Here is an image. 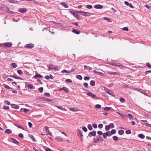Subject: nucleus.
Masks as SVG:
<instances>
[{"label": "nucleus", "mask_w": 151, "mask_h": 151, "mask_svg": "<svg viewBox=\"0 0 151 151\" xmlns=\"http://www.w3.org/2000/svg\"><path fill=\"white\" fill-rule=\"evenodd\" d=\"M0 8L1 10L3 11H6L12 14L13 13V12L9 10L8 8L6 6L4 5H1V6H0Z\"/></svg>", "instance_id": "f257e3e1"}, {"label": "nucleus", "mask_w": 151, "mask_h": 151, "mask_svg": "<svg viewBox=\"0 0 151 151\" xmlns=\"http://www.w3.org/2000/svg\"><path fill=\"white\" fill-rule=\"evenodd\" d=\"M77 134L78 136L81 139V140H82V138L83 137V135L82 133V131L79 129H78L77 130Z\"/></svg>", "instance_id": "f03ea898"}, {"label": "nucleus", "mask_w": 151, "mask_h": 151, "mask_svg": "<svg viewBox=\"0 0 151 151\" xmlns=\"http://www.w3.org/2000/svg\"><path fill=\"white\" fill-rule=\"evenodd\" d=\"M104 90H105V92L106 93H107L109 94L110 95L113 96H114V94L113 92H112L111 90H110L109 89H108V88H107L106 87H104Z\"/></svg>", "instance_id": "7ed1b4c3"}, {"label": "nucleus", "mask_w": 151, "mask_h": 151, "mask_svg": "<svg viewBox=\"0 0 151 151\" xmlns=\"http://www.w3.org/2000/svg\"><path fill=\"white\" fill-rule=\"evenodd\" d=\"M48 68L49 69L48 70L49 71L52 69H57L58 67H55L53 65L50 64L49 65Z\"/></svg>", "instance_id": "20e7f679"}, {"label": "nucleus", "mask_w": 151, "mask_h": 151, "mask_svg": "<svg viewBox=\"0 0 151 151\" xmlns=\"http://www.w3.org/2000/svg\"><path fill=\"white\" fill-rule=\"evenodd\" d=\"M77 12L79 13H81V14L82 15H84L86 16H89V15H86V14H89L88 12H85L83 11H78Z\"/></svg>", "instance_id": "39448f33"}, {"label": "nucleus", "mask_w": 151, "mask_h": 151, "mask_svg": "<svg viewBox=\"0 0 151 151\" xmlns=\"http://www.w3.org/2000/svg\"><path fill=\"white\" fill-rule=\"evenodd\" d=\"M96 134V132L95 131H93L92 132H90L89 133L88 135L90 137H91L92 136H95Z\"/></svg>", "instance_id": "423d86ee"}, {"label": "nucleus", "mask_w": 151, "mask_h": 151, "mask_svg": "<svg viewBox=\"0 0 151 151\" xmlns=\"http://www.w3.org/2000/svg\"><path fill=\"white\" fill-rule=\"evenodd\" d=\"M34 47V45L32 43L27 44L25 45V47L27 48H33Z\"/></svg>", "instance_id": "0eeeda50"}, {"label": "nucleus", "mask_w": 151, "mask_h": 151, "mask_svg": "<svg viewBox=\"0 0 151 151\" xmlns=\"http://www.w3.org/2000/svg\"><path fill=\"white\" fill-rule=\"evenodd\" d=\"M87 94L88 96H91L93 98H95L96 97V96L95 95L90 92L88 93Z\"/></svg>", "instance_id": "6e6552de"}, {"label": "nucleus", "mask_w": 151, "mask_h": 151, "mask_svg": "<svg viewBox=\"0 0 151 151\" xmlns=\"http://www.w3.org/2000/svg\"><path fill=\"white\" fill-rule=\"evenodd\" d=\"M45 128L46 132L47 133V134L46 135L49 134L52 135V134L50 133L49 131L48 127L47 126H45Z\"/></svg>", "instance_id": "1a4fd4ad"}, {"label": "nucleus", "mask_w": 151, "mask_h": 151, "mask_svg": "<svg viewBox=\"0 0 151 151\" xmlns=\"http://www.w3.org/2000/svg\"><path fill=\"white\" fill-rule=\"evenodd\" d=\"M27 11V9L25 8H20L19 9L18 11L21 13L25 12Z\"/></svg>", "instance_id": "9d476101"}, {"label": "nucleus", "mask_w": 151, "mask_h": 151, "mask_svg": "<svg viewBox=\"0 0 151 151\" xmlns=\"http://www.w3.org/2000/svg\"><path fill=\"white\" fill-rule=\"evenodd\" d=\"M94 8L96 9H101L103 8V6L100 4L95 5Z\"/></svg>", "instance_id": "9b49d317"}, {"label": "nucleus", "mask_w": 151, "mask_h": 151, "mask_svg": "<svg viewBox=\"0 0 151 151\" xmlns=\"http://www.w3.org/2000/svg\"><path fill=\"white\" fill-rule=\"evenodd\" d=\"M71 13H72L73 15L78 20L79 19V16L77 14L73 12H71Z\"/></svg>", "instance_id": "f8f14e48"}, {"label": "nucleus", "mask_w": 151, "mask_h": 151, "mask_svg": "<svg viewBox=\"0 0 151 151\" xmlns=\"http://www.w3.org/2000/svg\"><path fill=\"white\" fill-rule=\"evenodd\" d=\"M61 90H63L66 93H68L69 91L68 89L65 87H64L59 90L60 91H61Z\"/></svg>", "instance_id": "ddd939ff"}, {"label": "nucleus", "mask_w": 151, "mask_h": 151, "mask_svg": "<svg viewBox=\"0 0 151 151\" xmlns=\"http://www.w3.org/2000/svg\"><path fill=\"white\" fill-rule=\"evenodd\" d=\"M11 77L14 78L16 79H20L21 80L22 79V78L18 76H17L16 75H14L12 76H10Z\"/></svg>", "instance_id": "4468645a"}, {"label": "nucleus", "mask_w": 151, "mask_h": 151, "mask_svg": "<svg viewBox=\"0 0 151 151\" xmlns=\"http://www.w3.org/2000/svg\"><path fill=\"white\" fill-rule=\"evenodd\" d=\"M111 65H113L116 66H119V67H123V66L121 65L119 63H112Z\"/></svg>", "instance_id": "2eb2a0df"}, {"label": "nucleus", "mask_w": 151, "mask_h": 151, "mask_svg": "<svg viewBox=\"0 0 151 151\" xmlns=\"http://www.w3.org/2000/svg\"><path fill=\"white\" fill-rule=\"evenodd\" d=\"M93 72L94 73L97 74L98 75H100L103 76H105V75L101 72H97L96 70H94Z\"/></svg>", "instance_id": "dca6fc26"}, {"label": "nucleus", "mask_w": 151, "mask_h": 151, "mask_svg": "<svg viewBox=\"0 0 151 151\" xmlns=\"http://www.w3.org/2000/svg\"><path fill=\"white\" fill-rule=\"evenodd\" d=\"M5 132L6 134H10L12 133V131L10 129H8L5 131Z\"/></svg>", "instance_id": "f3484780"}, {"label": "nucleus", "mask_w": 151, "mask_h": 151, "mask_svg": "<svg viewBox=\"0 0 151 151\" xmlns=\"http://www.w3.org/2000/svg\"><path fill=\"white\" fill-rule=\"evenodd\" d=\"M27 87L29 88L30 89H35V87L32 84H29Z\"/></svg>", "instance_id": "a211bd4d"}, {"label": "nucleus", "mask_w": 151, "mask_h": 151, "mask_svg": "<svg viewBox=\"0 0 151 151\" xmlns=\"http://www.w3.org/2000/svg\"><path fill=\"white\" fill-rule=\"evenodd\" d=\"M42 76L40 74H37L36 75H35L33 77V78H36L37 77H39V78H42Z\"/></svg>", "instance_id": "6ab92c4d"}, {"label": "nucleus", "mask_w": 151, "mask_h": 151, "mask_svg": "<svg viewBox=\"0 0 151 151\" xmlns=\"http://www.w3.org/2000/svg\"><path fill=\"white\" fill-rule=\"evenodd\" d=\"M4 46L6 47H10L11 46V44L9 42L6 43L5 44Z\"/></svg>", "instance_id": "aec40b11"}, {"label": "nucleus", "mask_w": 151, "mask_h": 151, "mask_svg": "<svg viewBox=\"0 0 151 151\" xmlns=\"http://www.w3.org/2000/svg\"><path fill=\"white\" fill-rule=\"evenodd\" d=\"M11 140L14 143L16 144H18L19 143V142L16 139L11 138Z\"/></svg>", "instance_id": "412c9836"}, {"label": "nucleus", "mask_w": 151, "mask_h": 151, "mask_svg": "<svg viewBox=\"0 0 151 151\" xmlns=\"http://www.w3.org/2000/svg\"><path fill=\"white\" fill-rule=\"evenodd\" d=\"M72 32L74 33L77 34H79L80 33V32L79 31L75 29H73Z\"/></svg>", "instance_id": "4be33fe9"}, {"label": "nucleus", "mask_w": 151, "mask_h": 151, "mask_svg": "<svg viewBox=\"0 0 151 151\" xmlns=\"http://www.w3.org/2000/svg\"><path fill=\"white\" fill-rule=\"evenodd\" d=\"M70 111H78V109L76 108H72L70 109Z\"/></svg>", "instance_id": "5701e85b"}, {"label": "nucleus", "mask_w": 151, "mask_h": 151, "mask_svg": "<svg viewBox=\"0 0 151 151\" xmlns=\"http://www.w3.org/2000/svg\"><path fill=\"white\" fill-rule=\"evenodd\" d=\"M61 5L65 8H68V4L65 2L61 3Z\"/></svg>", "instance_id": "b1692460"}, {"label": "nucleus", "mask_w": 151, "mask_h": 151, "mask_svg": "<svg viewBox=\"0 0 151 151\" xmlns=\"http://www.w3.org/2000/svg\"><path fill=\"white\" fill-rule=\"evenodd\" d=\"M138 137L142 139H144L145 137V135L143 134H138Z\"/></svg>", "instance_id": "393cba45"}, {"label": "nucleus", "mask_w": 151, "mask_h": 151, "mask_svg": "<svg viewBox=\"0 0 151 151\" xmlns=\"http://www.w3.org/2000/svg\"><path fill=\"white\" fill-rule=\"evenodd\" d=\"M55 139L57 140H58L60 141H61L63 140L62 138L60 137H56Z\"/></svg>", "instance_id": "a878e982"}, {"label": "nucleus", "mask_w": 151, "mask_h": 151, "mask_svg": "<svg viewBox=\"0 0 151 151\" xmlns=\"http://www.w3.org/2000/svg\"><path fill=\"white\" fill-rule=\"evenodd\" d=\"M118 133L119 134L122 135L124 134V131L122 130H120L118 131Z\"/></svg>", "instance_id": "bb28decb"}, {"label": "nucleus", "mask_w": 151, "mask_h": 151, "mask_svg": "<svg viewBox=\"0 0 151 151\" xmlns=\"http://www.w3.org/2000/svg\"><path fill=\"white\" fill-rule=\"evenodd\" d=\"M12 66L14 68H15L17 66V63H12L11 64Z\"/></svg>", "instance_id": "cd10ccee"}, {"label": "nucleus", "mask_w": 151, "mask_h": 151, "mask_svg": "<svg viewBox=\"0 0 151 151\" xmlns=\"http://www.w3.org/2000/svg\"><path fill=\"white\" fill-rule=\"evenodd\" d=\"M76 78L80 80H81L82 79V76L80 75H78L76 76Z\"/></svg>", "instance_id": "c85d7f7f"}, {"label": "nucleus", "mask_w": 151, "mask_h": 151, "mask_svg": "<svg viewBox=\"0 0 151 151\" xmlns=\"http://www.w3.org/2000/svg\"><path fill=\"white\" fill-rule=\"evenodd\" d=\"M15 125L19 128L22 129L23 130L24 129V128H23L22 127L18 124H15Z\"/></svg>", "instance_id": "c756f323"}, {"label": "nucleus", "mask_w": 151, "mask_h": 151, "mask_svg": "<svg viewBox=\"0 0 151 151\" xmlns=\"http://www.w3.org/2000/svg\"><path fill=\"white\" fill-rule=\"evenodd\" d=\"M90 84L91 86H94L95 85V82L94 81H93V80H91L90 81Z\"/></svg>", "instance_id": "7c9ffc66"}, {"label": "nucleus", "mask_w": 151, "mask_h": 151, "mask_svg": "<svg viewBox=\"0 0 151 151\" xmlns=\"http://www.w3.org/2000/svg\"><path fill=\"white\" fill-rule=\"evenodd\" d=\"M113 139L115 141H117L118 140V138L116 136H114L113 137Z\"/></svg>", "instance_id": "2f4dec72"}, {"label": "nucleus", "mask_w": 151, "mask_h": 151, "mask_svg": "<svg viewBox=\"0 0 151 151\" xmlns=\"http://www.w3.org/2000/svg\"><path fill=\"white\" fill-rule=\"evenodd\" d=\"M88 128L90 130H91L93 128L90 124H88Z\"/></svg>", "instance_id": "473e14b6"}, {"label": "nucleus", "mask_w": 151, "mask_h": 151, "mask_svg": "<svg viewBox=\"0 0 151 151\" xmlns=\"http://www.w3.org/2000/svg\"><path fill=\"white\" fill-rule=\"evenodd\" d=\"M128 116L129 117L130 119H133V116L131 114H128Z\"/></svg>", "instance_id": "72a5a7b5"}, {"label": "nucleus", "mask_w": 151, "mask_h": 151, "mask_svg": "<svg viewBox=\"0 0 151 151\" xmlns=\"http://www.w3.org/2000/svg\"><path fill=\"white\" fill-rule=\"evenodd\" d=\"M111 107H106L104 108V109L106 111H108L111 109Z\"/></svg>", "instance_id": "f704fd0d"}, {"label": "nucleus", "mask_w": 151, "mask_h": 151, "mask_svg": "<svg viewBox=\"0 0 151 151\" xmlns=\"http://www.w3.org/2000/svg\"><path fill=\"white\" fill-rule=\"evenodd\" d=\"M110 128V126L106 125L105 126V129L106 131L109 130Z\"/></svg>", "instance_id": "c9c22d12"}, {"label": "nucleus", "mask_w": 151, "mask_h": 151, "mask_svg": "<svg viewBox=\"0 0 151 151\" xmlns=\"http://www.w3.org/2000/svg\"><path fill=\"white\" fill-rule=\"evenodd\" d=\"M141 121L145 123V124L147 126L148 124L147 123L148 122L147 120H141Z\"/></svg>", "instance_id": "e433bc0d"}, {"label": "nucleus", "mask_w": 151, "mask_h": 151, "mask_svg": "<svg viewBox=\"0 0 151 151\" xmlns=\"http://www.w3.org/2000/svg\"><path fill=\"white\" fill-rule=\"evenodd\" d=\"M3 86L4 87L6 88L7 89H10L11 88L9 87V86L6 85V84H4L3 85Z\"/></svg>", "instance_id": "4c0bfd02"}, {"label": "nucleus", "mask_w": 151, "mask_h": 151, "mask_svg": "<svg viewBox=\"0 0 151 151\" xmlns=\"http://www.w3.org/2000/svg\"><path fill=\"white\" fill-rule=\"evenodd\" d=\"M29 137L32 139V140L34 142L35 141V139L34 137L32 135H29Z\"/></svg>", "instance_id": "58836bf2"}, {"label": "nucleus", "mask_w": 151, "mask_h": 151, "mask_svg": "<svg viewBox=\"0 0 151 151\" xmlns=\"http://www.w3.org/2000/svg\"><path fill=\"white\" fill-rule=\"evenodd\" d=\"M95 107L96 109H100L101 108V106L99 104H97L95 105Z\"/></svg>", "instance_id": "ea45409f"}, {"label": "nucleus", "mask_w": 151, "mask_h": 151, "mask_svg": "<svg viewBox=\"0 0 151 151\" xmlns=\"http://www.w3.org/2000/svg\"><path fill=\"white\" fill-rule=\"evenodd\" d=\"M61 72L62 73H68V74H69L70 73V72H69V71H68V70H63L62 71H61Z\"/></svg>", "instance_id": "a19ab883"}, {"label": "nucleus", "mask_w": 151, "mask_h": 151, "mask_svg": "<svg viewBox=\"0 0 151 151\" xmlns=\"http://www.w3.org/2000/svg\"><path fill=\"white\" fill-rule=\"evenodd\" d=\"M119 100L121 102L123 103L125 102V100L123 98H120Z\"/></svg>", "instance_id": "79ce46f5"}, {"label": "nucleus", "mask_w": 151, "mask_h": 151, "mask_svg": "<svg viewBox=\"0 0 151 151\" xmlns=\"http://www.w3.org/2000/svg\"><path fill=\"white\" fill-rule=\"evenodd\" d=\"M65 81L66 83L69 82L70 83H71L72 82V81L71 80H70V79H66L65 80Z\"/></svg>", "instance_id": "37998d69"}, {"label": "nucleus", "mask_w": 151, "mask_h": 151, "mask_svg": "<svg viewBox=\"0 0 151 151\" xmlns=\"http://www.w3.org/2000/svg\"><path fill=\"white\" fill-rule=\"evenodd\" d=\"M116 130L114 129H113L111 130V134H115L116 132Z\"/></svg>", "instance_id": "c03bdc74"}, {"label": "nucleus", "mask_w": 151, "mask_h": 151, "mask_svg": "<svg viewBox=\"0 0 151 151\" xmlns=\"http://www.w3.org/2000/svg\"><path fill=\"white\" fill-rule=\"evenodd\" d=\"M87 8L88 9H91L92 8V5H87L86 6Z\"/></svg>", "instance_id": "a18cd8bd"}, {"label": "nucleus", "mask_w": 151, "mask_h": 151, "mask_svg": "<svg viewBox=\"0 0 151 151\" xmlns=\"http://www.w3.org/2000/svg\"><path fill=\"white\" fill-rule=\"evenodd\" d=\"M82 129L83 131H84L85 132H87L88 130L87 128L85 127H83Z\"/></svg>", "instance_id": "49530a36"}, {"label": "nucleus", "mask_w": 151, "mask_h": 151, "mask_svg": "<svg viewBox=\"0 0 151 151\" xmlns=\"http://www.w3.org/2000/svg\"><path fill=\"white\" fill-rule=\"evenodd\" d=\"M21 109H23V110H24L23 111L25 113H26L27 112L29 111V110L28 109H26V108H24V109L22 108Z\"/></svg>", "instance_id": "de8ad7c7"}, {"label": "nucleus", "mask_w": 151, "mask_h": 151, "mask_svg": "<svg viewBox=\"0 0 151 151\" xmlns=\"http://www.w3.org/2000/svg\"><path fill=\"white\" fill-rule=\"evenodd\" d=\"M17 72L19 75H21L22 74V72L20 70H17Z\"/></svg>", "instance_id": "09e8293b"}, {"label": "nucleus", "mask_w": 151, "mask_h": 151, "mask_svg": "<svg viewBox=\"0 0 151 151\" xmlns=\"http://www.w3.org/2000/svg\"><path fill=\"white\" fill-rule=\"evenodd\" d=\"M126 133L127 134H130L131 133V131L130 130H128L126 131Z\"/></svg>", "instance_id": "8fccbe9b"}, {"label": "nucleus", "mask_w": 151, "mask_h": 151, "mask_svg": "<svg viewBox=\"0 0 151 151\" xmlns=\"http://www.w3.org/2000/svg\"><path fill=\"white\" fill-rule=\"evenodd\" d=\"M43 87H40L38 88L39 91L41 92L42 93L43 92Z\"/></svg>", "instance_id": "3c124183"}, {"label": "nucleus", "mask_w": 151, "mask_h": 151, "mask_svg": "<svg viewBox=\"0 0 151 151\" xmlns=\"http://www.w3.org/2000/svg\"><path fill=\"white\" fill-rule=\"evenodd\" d=\"M102 134H103V137L104 138H106V137L107 136V134L106 132Z\"/></svg>", "instance_id": "603ef678"}, {"label": "nucleus", "mask_w": 151, "mask_h": 151, "mask_svg": "<svg viewBox=\"0 0 151 151\" xmlns=\"http://www.w3.org/2000/svg\"><path fill=\"white\" fill-rule=\"evenodd\" d=\"M97 133V134L100 135H101L103 134L102 132L100 131H98Z\"/></svg>", "instance_id": "864d4df0"}, {"label": "nucleus", "mask_w": 151, "mask_h": 151, "mask_svg": "<svg viewBox=\"0 0 151 151\" xmlns=\"http://www.w3.org/2000/svg\"><path fill=\"white\" fill-rule=\"evenodd\" d=\"M106 133L107 134V136H110L112 135L111 133V132H110L108 131V132H107Z\"/></svg>", "instance_id": "5fc2aeb1"}, {"label": "nucleus", "mask_w": 151, "mask_h": 151, "mask_svg": "<svg viewBox=\"0 0 151 151\" xmlns=\"http://www.w3.org/2000/svg\"><path fill=\"white\" fill-rule=\"evenodd\" d=\"M96 138H97V140L99 141L100 139H101V140H103V139L100 136H97Z\"/></svg>", "instance_id": "6e6d98bb"}, {"label": "nucleus", "mask_w": 151, "mask_h": 151, "mask_svg": "<svg viewBox=\"0 0 151 151\" xmlns=\"http://www.w3.org/2000/svg\"><path fill=\"white\" fill-rule=\"evenodd\" d=\"M122 29L124 31H128V28L127 27H123L122 28Z\"/></svg>", "instance_id": "4d7b16f0"}, {"label": "nucleus", "mask_w": 151, "mask_h": 151, "mask_svg": "<svg viewBox=\"0 0 151 151\" xmlns=\"http://www.w3.org/2000/svg\"><path fill=\"white\" fill-rule=\"evenodd\" d=\"M146 65L149 68H151V65H150L149 63H146Z\"/></svg>", "instance_id": "13d9d810"}, {"label": "nucleus", "mask_w": 151, "mask_h": 151, "mask_svg": "<svg viewBox=\"0 0 151 151\" xmlns=\"http://www.w3.org/2000/svg\"><path fill=\"white\" fill-rule=\"evenodd\" d=\"M109 125L110 126V128H113L114 127V124L113 123H111Z\"/></svg>", "instance_id": "bf43d9fd"}, {"label": "nucleus", "mask_w": 151, "mask_h": 151, "mask_svg": "<svg viewBox=\"0 0 151 151\" xmlns=\"http://www.w3.org/2000/svg\"><path fill=\"white\" fill-rule=\"evenodd\" d=\"M84 79L85 81H88L89 80L90 78L88 77H84Z\"/></svg>", "instance_id": "052dcab7"}, {"label": "nucleus", "mask_w": 151, "mask_h": 151, "mask_svg": "<svg viewBox=\"0 0 151 151\" xmlns=\"http://www.w3.org/2000/svg\"><path fill=\"white\" fill-rule=\"evenodd\" d=\"M4 102L5 104H6L8 105H10V102H9V101H6V100H5L4 101Z\"/></svg>", "instance_id": "680f3d73"}, {"label": "nucleus", "mask_w": 151, "mask_h": 151, "mask_svg": "<svg viewBox=\"0 0 151 151\" xmlns=\"http://www.w3.org/2000/svg\"><path fill=\"white\" fill-rule=\"evenodd\" d=\"M3 108L4 109H9V107L8 106H3Z\"/></svg>", "instance_id": "e2e57ef3"}, {"label": "nucleus", "mask_w": 151, "mask_h": 151, "mask_svg": "<svg viewBox=\"0 0 151 151\" xmlns=\"http://www.w3.org/2000/svg\"><path fill=\"white\" fill-rule=\"evenodd\" d=\"M44 95L47 96V97H49L50 96V94L49 93H44Z\"/></svg>", "instance_id": "0e129e2a"}, {"label": "nucleus", "mask_w": 151, "mask_h": 151, "mask_svg": "<svg viewBox=\"0 0 151 151\" xmlns=\"http://www.w3.org/2000/svg\"><path fill=\"white\" fill-rule=\"evenodd\" d=\"M18 135L19 137L20 138H22L23 137V135L22 133H19Z\"/></svg>", "instance_id": "69168bd1"}, {"label": "nucleus", "mask_w": 151, "mask_h": 151, "mask_svg": "<svg viewBox=\"0 0 151 151\" xmlns=\"http://www.w3.org/2000/svg\"><path fill=\"white\" fill-rule=\"evenodd\" d=\"M145 7L147 8L148 9H150V8H151V6H148V5L146 4L145 5Z\"/></svg>", "instance_id": "338daca9"}, {"label": "nucleus", "mask_w": 151, "mask_h": 151, "mask_svg": "<svg viewBox=\"0 0 151 151\" xmlns=\"http://www.w3.org/2000/svg\"><path fill=\"white\" fill-rule=\"evenodd\" d=\"M103 125L102 124H99L98 125V127L99 128H102Z\"/></svg>", "instance_id": "774afa93"}]
</instances>
